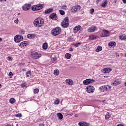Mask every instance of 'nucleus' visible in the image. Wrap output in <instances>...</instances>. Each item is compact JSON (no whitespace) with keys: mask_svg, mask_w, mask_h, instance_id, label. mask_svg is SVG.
<instances>
[{"mask_svg":"<svg viewBox=\"0 0 126 126\" xmlns=\"http://www.w3.org/2000/svg\"><path fill=\"white\" fill-rule=\"evenodd\" d=\"M33 25L35 27H42L44 25V19L37 18L33 21Z\"/></svg>","mask_w":126,"mask_h":126,"instance_id":"f257e3e1","label":"nucleus"},{"mask_svg":"<svg viewBox=\"0 0 126 126\" xmlns=\"http://www.w3.org/2000/svg\"><path fill=\"white\" fill-rule=\"evenodd\" d=\"M61 32L62 29L59 27L53 29L51 31V34L53 35V36H58V35H60V33Z\"/></svg>","mask_w":126,"mask_h":126,"instance_id":"f03ea898","label":"nucleus"},{"mask_svg":"<svg viewBox=\"0 0 126 126\" xmlns=\"http://www.w3.org/2000/svg\"><path fill=\"white\" fill-rule=\"evenodd\" d=\"M68 17H65L61 23V26L63 28H66L67 27H68V25H69V23H68Z\"/></svg>","mask_w":126,"mask_h":126,"instance_id":"7ed1b4c3","label":"nucleus"},{"mask_svg":"<svg viewBox=\"0 0 126 126\" xmlns=\"http://www.w3.org/2000/svg\"><path fill=\"white\" fill-rule=\"evenodd\" d=\"M44 7L43 4H37V5H33L32 7V9L33 11H38Z\"/></svg>","mask_w":126,"mask_h":126,"instance_id":"20e7f679","label":"nucleus"},{"mask_svg":"<svg viewBox=\"0 0 126 126\" xmlns=\"http://www.w3.org/2000/svg\"><path fill=\"white\" fill-rule=\"evenodd\" d=\"M22 40H23V36L20 34L15 36L14 38V41H15L16 43H20Z\"/></svg>","mask_w":126,"mask_h":126,"instance_id":"39448f33","label":"nucleus"},{"mask_svg":"<svg viewBox=\"0 0 126 126\" xmlns=\"http://www.w3.org/2000/svg\"><path fill=\"white\" fill-rule=\"evenodd\" d=\"M31 55L32 56V59H34L35 60L39 59V58H41V54H39L37 52L35 51L31 52Z\"/></svg>","mask_w":126,"mask_h":126,"instance_id":"423d86ee","label":"nucleus"},{"mask_svg":"<svg viewBox=\"0 0 126 126\" xmlns=\"http://www.w3.org/2000/svg\"><path fill=\"white\" fill-rule=\"evenodd\" d=\"M81 8V7L79 5L73 6L71 9V12H72V13H74L77 11H79Z\"/></svg>","mask_w":126,"mask_h":126,"instance_id":"0eeeda50","label":"nucleus"},{"mask_svg":"<svg viewBox=\"0 0 126 126\" xmlns=\"http://www.w3.org/2000/svg\"><path fill=\"white\" fill-rule=\"evenodd\" d=\"M86 91L88 93H93L95 91V88L93 86H88L86 88Z\"/></svg>","mask_w":126,"mask_h":126,"instance_id":"6e6552de","label":"nucleus"},{"mask_svg":"<svg viewBox=\"0 0 126 126\" xmlns=\"http://www.w3.org/2000/svg\"><path fill=\"white\" fill-rule=\"evenodd\" d=\"M94 82H95V80L94 79H87L83 81V84H84V85H88V84H90V83H93Z\"/></svg>","mask_w":126,"mask_h":126,"instance_id":"1a4fd4ad","label":"nucleus"},{"mask_svg":"<svg viewBox=\"0 0 126 126\" xmlns=\"http://www.w3.org/2000/svg\"><path fill=\"white\" fill-rule=\"evenodd\" d=\"M23 10H24L25 11H27V10H29L30 8H31V4H25L22 6Z\"/></svg>","mask_w":126,"mask_h":126,"instance_id":"9d476101","label":"nucleus"},{"mask_svg":"<svg viewBox=\"0 0 126 126\" xmlns=\"http://www.w3.org/2000/svg\"><path fill=\"white\" fill-rule=\"evenodd\" d=\"M110 34V32H109V31H106L104 30L102 37H108Z\"/></svg>","mask_w":126,"mask_h":126,"instance_id":"9b49d317","label":"nucleus"},{"mask_svg":"<svg viewBox=\"0 0 126 126\" xmlns=\"http://www.w3.org/2000/svg\"><path fill=\"white\" fill-rule=\"evenodd\" d=\"M81 29V26H76L74 29H73V31L74 33H77L79 30Z\"/></svg>","mask_w":126,"mask_h":126,"instance_id":"f8f14e48","label":"nucleus"},{"mask_svg":"<svg viewBox=\"0 0 126 126\" xmlns=\"http://www.w3.org/2000/svg\"><path fill=\"white\" fill-rule=\"evenodd\" d=\"M96 29H97V27H96V26H93L91 28H89V29L88 30V31L89 32H94V31H95V30H96Z\"/></svg>","mask_w":126,"mask_h":126,"instance_id":"ddd939ff","label":"nucleus"},{"mask_svg":"<svg viewBox=\"0 0 126 126\" xmlns=\"http://www.w3.org/2000/svg\"><path fill=\"white\" fill-rule=\"evenodd\" d=\"M54 11V9L53 8H49L48 9H46L44 11V13L45 14H49V13H51V12H53Z\"/></svg>","mask_w":126,"mask_h":126,"instance_id":"4468645a","label":"nucleus"},{"mask_svg":"<svg viewBox=\"0 0 126 126\" xmlns=\"http://www.w3.org/2000/svg\"><path fill=\"white\" fill-rule=\"evenodd\" d=\"M114 86H117V85H119L121 84V82L119 81V79H116L113 83L112 84Z\"/></svg>","mask_w":126,"mask_h":126,"instance_id":"2eb2a0df","label":"nucleus"},{"mask_svg":"<svg viewBox=\"0 0 126 126\" xmlns=\"http://www.w3.org/2000/svg\"><path fill=\"white\" fill-rule=\"evenodd\" d=\"M36 37V34H28L27 35L28 39H34Z\"/></svg>","mask_w":126,"mask_h":126,"instance_id":"dca6fc26","label":"nucleus"},{"mask_svg":"<svg viewBox=\"0 0 126 126\" xmlns=\"http://www.w3.org/2000/svg\"><path fill=\"white\" fill-rule=\"evenodd\" d=\"M103 71L104 73H109V72L112 71V69L109 68H105L103 69Z\"/></svg>","mask_w":126,"mask_h":126,"instance_id":"f3484780","label":"nucleus"},{"mask_svg":"<svg viewBox=\"0 0 126 126\" xmlns=\"http://www.w3.org/2000/svg\"><path fill=\"white\" fill-rule=\"evenodd\" d=\"M50 18L51 19H53L55 20L56 18H57V14L56 13H52L49 16Z\"/></svg>","mask_w":126,"mask_h":126,"instance_id":"a211bd4d","label":"nucleus"},{"mask_svg":"<svg viewBox=\"0 0 126 126\" xmlns=\"http://www.w3.org/2000/svg\"><path fill=\"white\" fill-rule=\"evenodd\" d=\"M65 82L66 83H68L69 85H73V81H72L71 79H67L65 80Z\"/></svg>","mask_w":126,"mask_h":126,"instance_id":"6ab92c4d","label":"nucleus"},{"mask_svg":"<svg viewBox=\"0 0 126 126\" xmlns=\"http://www.w3.org/2000/svg\"><path fill=\"white\" fill-rule=\"evenodd\" d=\"M117 45V43L115 42H110L108 43L109 47H116V45Z\"/></svg>","mask_w":126,"mask_h":126,"instance_id":"aec40b11","label":"nucleus"},{"mask_svg":"<svg viewBox=\"0 0 126 126\" xmlns=\"http://www.w3.org/2000/svg\"><path fill=\"white\" fill-rule=\"evenodd\" d=\"M111 88H112V87H111V86H109V85L104 86V90H106V91H110V90H111Z\"/></svg>","mask_w":126,"mask_h":126,"instance_id":"412c9836","label":"nucleus"},{"mask_svg":"<svg viewBox=\"0 0 126 126\" xmlns=\"http://www.w3.org/2000/svg\"><path fill=\"white\" fill-rule=\"evenodd\" d=\"M57 117L59 120H63V115H62L61 113H58L57 114Z\"/></svg>","mask_w":126,"mask_h":126,"instance_id":"4be33fe9","label":"nucleus"},{"mask_svg":"<svg viewBox=\"0 0 126 126\" xmlns=\"http://www.w3.org/2000/svg\"><path fill=\"white\" fill-rule=\"evenodd\" d=\"M108 3V0H105L104 2H103L101 4V6H102V7H106V6H107V4Z\"/></svg>","mask_w":126,"mask_h":126,"instance_id":"5701e85b","label":"nucleus"},{"mask_svg":"<svg viewBox=\"0 0 126 126\" xmlns=\"http://www.w3.org/2000/svg\"><path fill=\"white\" fill-rule=\"evenodd\" d=\"M42 48L43 50H47V49H48V43H44L42 45Z\"/></svg>","mask_w":126,"mask_h":126,"instance_id":"b1692460","label":"nucleus"},{"mask_svg":"<svg viewBox=\"0 0 126 126\" xmlns=\"http://www.w3.org/2000/svg\"><path fill=\"white\" fill-rule=\"evenodd\" d=\"M111 117V115H110V112H107L105 115V120H108Z\"/></svg>","mask_w":126,"mask_h":126,"instance_id":"393cba45","label":"nucleus"},{"mask_svg":"<svg viewBox=\"0 0 126 126\" xmlns=\"http://www.w3.org/2000/svg\"><path fill=\"white\" fill-rule=\"evenodd\" d=\"M65 57L66 59H68V60H69V59L71 58V55L69 53H66L65 55Z\"/></svg>","mask_w":126,"mask_h":126,"instance_id":"a878e982","label":"nucleus"},{"mask_svg":"<svg viewBox=\"0 0 126 126\" xmlns=\"http://www.w3.org/2000/svg\"><path fill=\"white\" fill-rule=\"evenodd\" d=\"M102 50V47L101 46H98L96 50H95V52H97V53L99 52H101V50Z\"/></svg>","mask_w":126,"mask_h":126,"instance_id":"bb28decb","label":"nucleus"},{"mask_svg":"<svg viewBox=\"0 0 126 126\" xmlns=\"http://www.w3.org/2000/svg\"><path fill=\"white\" fill-rule=\"evenodd\" d=\"M26 75L27 77H30L31 76V71H28L26 72Z\"/></svg>","mask_w":126,"mask_h":126,"instance_id":"cd10ccee","label":"nucleus"},{"mask_svg":"<svg viewBox=\"0 0 126 126\" xmlns=\"http://www.w3.org/2000/svg\"><path fill=\"white\" fill-rule=\"evenodd\" d=\"M9 102L10 104H14V103H15V99L14 98H11L9 100Z\"/></svg>","mask_w":126,"mask_h":126,"instance_id":"c85d7f7f","label":"nucleus"},{"mask_svg":"<svg viewBox=\"0 0 126 126\" xmlns=\"http://www.w3.org/2000/svg\"><path fill=\"white\" fill-rule=\"evenodd\" d=\"M54 104L55 105H59V104H60V99L59 98H57L56 100L54 101Z\"/></svg>","mask_w":126,"mask_h":126,"instance_id":"c756f323","label":"nucleus"},{"mask_svg":"<svg viewBox=\"0 0 126 126\" xmlns=\"http://www.w3.org/2000/svg\"><path fill=\"white\" fill-rule=\"evenodd\" d=\"M60 73V71L58 69L54 70V75H59V74Z\"/></svg>","mask_w":126,"mask_h":126,"instance_id":"7c9ffc66","label":"nucleus"},{"mask_svg":"<svg viewBox=\"0 0 126 126\" xmlns=\"http://www.w3.org/2000/svg\"><path fill=\"white\" fill-rule=\"evenodd\" d=\"M90 39L91 40H95L96 39V36L94 35H92L90 36Z\"/></svg>","mask_w":126,"mask_h":126,"instance_id":"2f4dec72","label":"nucleus"},{"mask_svg":"<svg viewBox=\"0 0 126 126\" xmlns=\"http://www.w3.org/2000/svg\"><path fill=\"white\" fill-rule=\"evenodd\" d=\"M33 93H34V94H38V93H39V89H35L33 90Z\"/></svg>","mask_w":126,"mask_h":126,"instance_id":"473e14b6","label":"nucleus"},{"mask_svg":"<svg viewBox=\"0 0 126 126\" xmlns=\"http://www.w3.org/2000/svg\"><path fill=\"white\" fill-rule=\"evenodd\" d=\"M59 12L60 13V14H61V15H64V11L63 10H60Z\"/></svg>","mask_w":126,"mask_h":126,"instance_id":"72a5a7b5","label":"nucleus"},{"mask_svg":"<svg viewBox=\"0 0 126 126\" xmlns=\"http://www.w3.org/2000/svg\"><path fill=\"white\" fill-rule=\"evenodd\" d=\"M21 45L22 46H23V47H26V42H25V41H23L20 43V46H21Z\"/></svg>","mask_w":126,"mask_h":126,"instance_id":"f704fd0d","label":"nucleus"},{"mask_svg":"<svg viewBox=\"0 0 126 126\" xmlns=\"http://www.w3.org/2000/svg\"><path fill=\"white\" fill-rule=\"evenodd\" d=\"M15 117H16L17 118H20L22 117V115L21 114V113L15 114Z\"/></svg>","mask_w":126,"mask_h":126,"instance_id":"c9c22d12","label":"nucleus"},{"mask_svg":"<svg viewBox=\"0 0 126 126\" xmlns=\"http://www.w3.org/2000/svg\"><path fill=\"white\" fill-rule=\"evenodd\" d=\"M99 89H100V90H101L102 92H104V91H105V87H104V86H102L100 87L99 88Z\"/></svg>","mask_w":126,"mask_h":126,"instance_id":"e433bc0d","label":"nucleus"},{"mask_svg":"<svg viewBox=\"0 0 126 126\" xmlns=\"http://www.w3.org/2000/svg\"><path fill=\"white\" fill-rule=\"evenodd\" d=\"M78 126H84V122H80L78 123Z\"/></svg>","mask_w":126,"mask_h":126,"instance_id":"4c0bfd02","label":"nucleus"},{"mask_svg":"<svg viewBox=\"0 0 126 126\" xmlns=\"http://www.w3.org/2000/svg\"><path fill=\"white\" fill-rule=\"evenodd\" d=\"M94 9H93V8L91 9L90 10V13L91 14H93V13H94Z\"/></svg>","mask_w":126,"mask_h":126,"instance_id":"58836bf2","label":"nucleus"},{"mask_svg":"<svg viewBox=\"0 0 126 126\" xmlns=\"http://www.w3.org/2000/svg\"><path fill=\"white\" fill-rule=\"evenodd\" d=\"M90 126V124L87 122H84V126Z\"/></svg>","mask_w":126,"mask_h":126,"instance_id":"ea45409f","label":"nucleus"},{"mask_svg":"<svg viewBox=\"0 0 126 126\" xmlns=\"http://www.w3.org/2000/svg\"><path fill=\"white\" fill-rule=\"evenodd\" d=\"M13 75V74L12 73V72H10L9 73V76H10V78H12Z\"/></svg>","mask_w":126,"mask_h":126,"instance_id":"a19ab883","label":"nucleus"},{"mask_svg":"<svg viewBox=\"0 0 126 126\" xmlns=\"http://www.w3.org/2000/svg\"><path fill=\"white\" fill-rule=\"evenodd\" d=\"M22 88H24L26 86V83H23L21 84Z\"/></svg>","mask_w":126,"mask_h":126,"instance_id":"79ce46f5","label":"nucleus"},{"mask_svg":"<svg viewBox=\"0 0 126 126\" xmlns=\"http://www.w3.org/2000/svg\"><path fill=\"white\" fill-rule=\"evenodd\" d=\"M20 34H25V32L24 31H21L20 32Z\"/></svg>","mask_w":126,"mask_h":126,"instance_id":"37998d69","label":"nucleus"},{"mask_svg":"<svg viewBox=\"0 0 126 126\" xmlns=\"http://www.w3.org/2000/svg\"><path fill=\"white\" fill-rule=\"evenodd\" d=\"M14 23H16V24H17V23H18V19H17L16 20H15L14 21Z\"/></svg>","mask_w":126,"mask_h":126,"instance_id":"c03bdc74","label":"nucleus"},{"mask_svg":"<svg viewBox=\"0 0 126 126\" xmlns=\"http://www.w3.org/2000/svg\"><path fill=\"white\" fill-rule=\"evenodd\" d=\"M102 0H97L96 1V3H99V2H100V1H101Z\"/></svg>","mask_w":126,"mask_h":126,"instance_id":"a18cd8bd","label":"nucleus"},{"mask_svg":"<svg viewBox=\"0 0 126 126\" xmlns=\"http://www.w3.org/2000/svg\"><path fill=\"white\" fill-rule=\"evenodd\" d=\"M69 51L70 52H73V49H72V48H70L69 49Z\"/></svg>","mask_w":126,"mask_h":126,"instance_id":"49530a36","label":"nucleus"},{"mask_svg":"<svg viewBox=\"0 0 126 126\" xmlns=\"http://www.w3.org/2000/svg\"><path fill=\"white\" fill-rule=\"evenodd\" d=\"M39 126H44V125L43 123H40V124H39Z\"/></svg>","mask_w":126,"mask_h":126,"instance_id":"de8ad7c7","label":"nucleus"},{"mask_svg":"<svg viewBox=\"0 0 126 126\" xmlns=\"http://www.w3.org/2000/svg\"><path fill=\"white\" fill-rule=\"evenodd\" d=\"M53 61H56L57 60V57H54L53 58Z\"/></svg>","mask_w":126,"mask_h":126,"instance_id":"09e8293b","label":"nucleus"},{"mask_svg":"<svg viewBox=\"0 0 126 126\" xmlns=\"http://www.w3.org/2000/svg\"><path fill=\"white\" fill-rule=\"evenodd\" d=\"M73 45L75 46V47H78V45L77 43H76Z\"/></svg>","mask_w":126,"mask_h":126,"instance_id":"8fccbe9b","label":"nucleus"},{"mask_svg":"<svg viewBox=\"0 0 126 126\" xmlns=\"http://www.w3.org/2000/svg\"><path fill=\"white\" fill-rule=\"evenodd\" d=\"M124 3H126V0H122Z\"/></svg>","mask_w":126,"mask_h":126,"instance_id":"3c124183","label":"nucleus"},{"mask_svg":"<svg viewBox=\"0 0 126 126\" xmlns=\"http://www.w3.org/2000/svg\"><path fill=\"white\" fill-rule=\"evenodd\" d=\"M0 1L1 2L2 1H6V0H0Z\"/></svg>","mask_w":126,"mask_h":126,"instance_id":"603ef678","label":"nucleus"},{"mask_svg":"<svg viewBox=\"0 0 126 126\" xmlns=\"http://www.w3.org/2000/svg\"><path fill=\"white\" fill-rule=\"evenodd\" d=\"M77 44L78 46V45H81V43H80V42H78V43H77Z\"/></svg>","mask_w":126,"mask_h":126,"instance_id":"864d4df0","label":"nucleus"},{"mask_svg":"<svg viewBox=\"0 0 126 126\" xmlns=\"http://www.w3.org/2000/svg\"><path fill=\"white\" fill-rule=\"evenodd\" d=\"M117 126H124L122 124H119V125H117Z\"/></svg>","mask_w":126,"mask_h":126,"instance_id":"5fc2aeb1","label":"nucleus"},{"mask_svg":"<svg viewBox=\"0 0 126 126\" xmlns=\"http://www.w3.org/2000/svg\"><path fill=\"white\" fill-rule=\"evenodd\" d=\"M71 38L69 37L68 39V41H71Z\"/></svg>","mask_w":126,"mask_h":126,"instance_id":"6e6d98bb","label":"nucleus"},{"mask_svg":"<svg viewBox=\"0 0 126 126\" xmlns=\"http://www.w3.org/2000/svg\"><path fill=\"white\" fill-rule=\"evenodd\" d=\"M2 41V38L0 37V42H1Z\"/></svg>","mask_w":126,"mask_h":126,"instance_id":"4d7b16f0","label":"nucleus"},{"mask_svg":"<svg viewBox=\"0 0 126 126\" xmlns=\"http://www.w3.org/2000/svg\"><path fill=\"white\" fill-rule=\"evenodd\" d=\"M22 70H23V71H26V69H23Z\"/></svg>","mask_w":126,"mask_h":126,"instance_id":"13d9d810","label":"nucleus"},{"mask_svg":"<svg viewBox=\"0 0 126 126\" xmlns=\"http://www.w3.org/2000/svg\"><path fill=\"white\" fill-rule=\"evenodd\" d=\"M63 7H67V6H66L65 5H64L63 6Z\"/></svg>","mask_w":126,"mask_h":126,"instance_id":"bf43d9fd","label":"nucleus"},{"mask_svg":"<svg viewBox=\"0 0 126 126\" xmlns=\"http://www.w3.org/2000/svg\"><path fill=\"white\" fill-rule=\"evenodd\" d=\"M0 88H1V85L0 84Z\"/></svg>","mask_w":126,"mask_h":126,"instance_id":"052dcab7","label":"nucleus"},{"mask_svg":"<svg viewBox=\"0 0 126 126\" xmlns=\"http://www.w3.org/2000/svg\"><path fill=\"white\" fill-rule=\"evenodd\" d=\"M75 117H77V115H75Z\"/></svg>","mask_w":126,"mask_h":126,"instance_id":"680f3d73","label":"nucleus"},{"mask_svg":"<svg viewBox=\"0 0 126 126\" xmlns=\"http://www.w3.org/2000/svg\"><path fill=\"white\" fill-rule=\"evenodd\" d=\"M18 15H20V13H19L18 14Z\"/></svg>","mask_w":126,"mask_h":126,"instance_id":"e2e57ef3","label":"nucleus"},{"mask_svg":"<svg viewBox=\"0 0 126 126\" xmlns=\"http://www.w3.org/2000/svg\"><path fill=\"white\" fill-rule=\"evenodd\" d=\"M20 64H23V63H21Z\"/></svg>","mask_w":126,"mask_h":126,"instance_id":"0e129e2a","label":"nucleus"}]
</instances>
